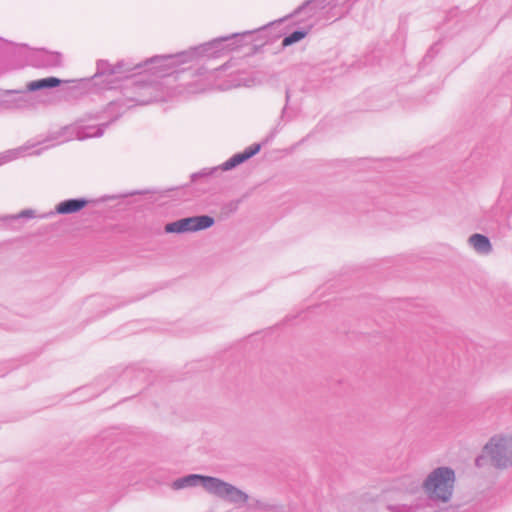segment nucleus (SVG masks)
Segmentation results:
<instances>
[{
    "instance_id": "nucleus-6",
    "label": "nucleus",
    "mask_w": 512,
    "mask_h": 512,
    "mask_svg": "<svg viewBox=\"0 0 512 512\" xmlns=\"http://www.w3.org/2000/svg\"><path fill=\"white\" fill-rule=\"evenodd\" d=\"M95 74L91 78H82L79 80H62L55 76H49L45 78L36 79L26 84L27 92H37L41 90H50L60 87L62 84H70L72 86H66L61 91L70 97H76L77 94L86 88L98 85V78H95Z\"/></svg>"
},
{
    "instance_id": "nucleus-1",
    "label": "nucleus",
    "mask_w": 512,
    "mask_h": 512,
    "mask_svg": "<svg viewBox=\"0 0 512 512\" xmlns=\"http://www.w3.org/2000/svg\"><path fill=\"white\" fill-rule=\"evenodd\" d=\"M191 61L189 49L176 54L156 55L139 63L120 60L115 65H111L107 60H98L95 78L105 76L106 80L103 87L114 88L115 81L110 78L116 74L145 69L144 71L148 72V75H152V77L159 80V78L180 72L176 67ZM185 70L186 68L181 69V71Z\"/></svg>"
},
{
    "instance_id": "nucleus-8",
    "label": "nucleus",
    "mask_w": 512,
    "mask_h": 512,
    "mask_svg": "<svg viewBox=\"0 0 512 512\" xmlns=\"http://www.w3.org/2000/svg\"><path fill=\"white\" fill-rule=\"evenodd\" d=\"M209 494L233 504H245L249 499L247 493L218 477H214Z\"/></svg>"
},
{
    "instance_id": "nucleus-12",
    "label": "nucleus",
    "mask_w": 512,
    "mask_h": 512,
    "mask_svg": "<svg viewBox=\"0 0 512 512\" xmlns=\"http://www.w3.org/2000/svg\"><path fill=\"white\" fill-rule=\"evenodd\" d=\"M283 22H284V19H278V20L272 21L256 30L245 31L242 33H232L230 35H227L226 37H233V38L231 40L229 39L224 42L225 53L237 50V49L241 48L242 46L246 45L247 44L246 39L251 38L253 36V34L266 33L268 30H270L276 26L282 25Z\"/></svg>"
},
{
    "instance_id": "nucleus-16",
    "label": "nucleus",
    "mask_w": 512,
    "mask_h": 512,
    "mask_svg": "<svg viewBox=\"0 0 512 512\" xmlns=\"http://www.w3.org/2000/svg\"><path fill=\"white\" fill-rule=\"evenodd\" d=\"M89 203V200L84 197L70 198L59 202L55 207V212L52 214L69 215L74 214L84 209Z\"/></svg>"
},
{
    "instance_id": "nucleus-14",
    "label": "nucleus",
    "mask_w": 512,
    "mask_h": 512,
    "mask_svg": "<svg viewBox=\"0 0 512 512\" xmlns=\"http://www.w3.org/2000/svg\"><path fill=\"white\" fill-rule=\"evenodd\" d=\"M2 111L4 110H24L33 107L31 96L27 91L8 90L5 93V98L1 99Z\"/></svg>"
},
{
    "instance_id": "nucleus-29",
    "label": "nucleus",
    "mask_w": 512,
    "mask_h": 512,
    "mask_svg": "<svg viewBox=\"0 0 512 512\" xmlns=\"http://www.w3.org/2000/svg\"><path fill=\"white\" fill-rule=\"evenodd\" d=\"M239 202H240V200L230 202L228 204L229 210L231 212L236 211L238 209Z\"/></svg>"
},
{
    "instance_id": "nucleus-9",
    "label": "nucleus",
    "mask_w": 512,
    "mask_h": 512,
    "mask_svg": "<svg viewBox=\"0 0 512 512\" xmlns=\"http://www.w3.org/2000/svg\"><path fill=\"white\" fill-rule=\"evenodd\" d=\"M30 66L38 69H53L63 66L62 54L45 48L35 49L27 56Z\"/></svg>"
},
{
    "instance_id": "nucleus-17",
    "label": "nucleus",
    "mask_w": 512,
    "mask_h": 512,
    "mask_svg": "<svg viewBox=\"0 0 512 512\" xmlns=\"http://www.w3.org/2000/svg\"><path fill=\"white\" fill-rule=\"evenodd\" d=\"M468 242L477 253L482 255H488L493 250L489 237L480 233L472 234Z\"/></svg>"
},
{
    "instance_id": "nucleus-30",
    "label": "nucleus",
    "mask_w": 512,
    "mask_h": 512,
    "mask_svg": "<svg viewBox=\"0 0 512 512\" xmlns=\"http://www.w3.org/2000/svg\"><path fill=\"white\" fill-rule=\"evenodd\" d=\"M457 8L452 9L447 14V21H451L457 15Z\"/></svg>"
},
{
    "instance_id": "nucleus-3",
    "label": "nucleus",
    "mask_w": 512,
    "mask_h": 512,
    "mask_svg": "<svg viewBox=\"0 0 512 512\" xmlns=\"http://www.w3.org/2000/svg\"><path fill=\"white\" fill-rule=\"evenodd\" d=\"M122 114L123 109L121 101H111L103 111L94 115L95 119L101 120L107 116L109 120L97 125L64 126L58 131L50 133L47 137V141H55L60 144L72 140L73 138L82 141L92 137H100L112 123L122 116Z\"/></svg>"
},
{
    "instance_id": "nucleus-5",
    "label": "nucleus",
    "mask_w": 512,
    "mask_h": 512,
    "mask_svg": "<svg viewBox=\"0 0 512 512\" xmlns=\"http://www.w3.org/2000/svg\"><path fill=\"white\" fill-rule=\"evenodd\" d=\"M455 479V471L451 467H437L424 480L423 490L430 500L447 503L452 498Z\"/></svg>"
},
{
    "instance_id": "nucleus-13",
    "label": "nucleus",
    "mask_w": 512,
    "mask_h": 512,
    "mask_svg": "<svg viewBox=\"0 0 512 512\" xmlns=\"http://www.w3.org/2000/svg\"><path fill=\"white\" fill-rule=\"evenodd\" d=\"M213 481L214 476H207L201 474H187L173 480V482L171 483V488L173 490H182L185 488L201 486L205 489L206 492L210 493Z\"/></svg>"
},
{
    "instance_id": "nucleus-31",
    "label": "nucleus",
    "mask_w": 512,
    "mask_h": 512,
    "mask_svg": "<svg viewBox=\"0 0 512 512\" xmlns=\"http://www.w3.org/2000/svg\"><path fill=\"white\" fill-rule=\"evenodd\" d=\"M281 35H282L281 32H279V33L275 34V37H280Z\"/></svg>"
},
{
    "instance_id": "nucleus-7",
    "label": "nucleus",
    "mask_w": 512,
    "mask_h": 512,
    "mask_svg": "<svg viewBox=\"0 0 512 512\" xmlns=\"http://www.w3.org/2000/svg\"><path fill=\"white\" fill-rule=\"evenodd\" d=\"M215 224V219L210 215H194L183 217L165 224L164 231L167 234H183L209 229Z\"/></svg>"
},
{
    "instance_id": "nucleus-20",
    "label": "nucleus",
    "mask_w": 512,
    "mask_h": 512,
    "mask_svg": "<svg viewBox=\"0 0 512 512\" xmlns=\"http://www.w3.org/2000/svg\"><path fill=\"white\" fill-rule=\"evenodd\" d=\"M23 152V148H17L0 153V166L17 159L23 154Z\"/></svg>"
},
{
    "instance_id": "nucleus-18",
    "label": "nucleus",
    "mask_w": 512,
    "mask_h": 512,
    "mask_svg": "<svg viewBox=\"0 0 512 512\" xmlns=\"http://www.w3.org/2000/svg\"><path fill=\"white\" fill-rule=\"evenodd\" d=\"M312 28V25H309L308 27L306 28H298V29H295L294 31L286 34L284 37H283V40H282V46L283 47H288V46H291L295 43H298L299 41H301L302 39H304L309 31L311 30Z\"/></svg>"
},
{
    "instance_id": "nucleus-10",
    "label": "nucleus",
    "mask_w": 512,
    "mask_h": 512,
    "mask_svg": "<svg viewBox=\"0 0 512 512\" xmlns=\"http://www.w3.org/2000/svg\"><path fill=\"white\" fill-rule=\"evenodd\" d=\"M342 0H305L291 14L283 17L284 21L288 18L305 13L308 18L317 17L326 9L336 8Z\"/></svg>"
},
{
    "instance_id": "nucleus-19",
    "label": "nucleus",
    "mask_w": 512,
    "mask_h": 512,
    "mask_svg": "<svg viewBox=\"0 0 512 512\" xmlns=\"http://www.w3.org/2000/svg\"><path fill=\"white\" fill-rule=\"evenodd\" d=\"M371 97H372V100L368 106V110L381 111V110L389 108V106L391 104V100L386 99V97L381 93L374 94Z\"/></svg>"
},
{
    "instance_id": "nucleus-25",
    "label": "nucleus",
    "mask_w": 512,
    "mask_h": 512,
    "mask_svg": "<svg viewBox=\"0 0 512 512\" xmlns=\"http://www.w3.org/2000/svg\"><path fill=\"white\" fill-rule=\"evenodd\" d=\"M147 193H149V191L137 190V191H132V192L124 193V194H120V195L105 196L103 198V200H114V199H118V198H126L128 196L142 195V194H147Z\"/></svg>"
},
{
    "instance_id": "nucleus-4",
    "label": "nucleus",
    "mask_w": 512,
    "mask_h": 512,
    "mask_svg": "<svg viewBox=\"0 0 512 512\" xmlns=\"http://www.w3.org/2000/svg\"><path fill=\"white\" fill-rule=\"evenodd\" d=\"M488 465L497 469L512 466V437L495 435L490 438L475 459V466L478 468Z\"/></svg>"
},
{
    "instance_id": "nucleus-2",
    "label": "nucleus",
    "mask_w": 512,
    "mask_h": 512,
    "mask_svg": "<svg viewBox=\"0 0 512 512\" xmlns=\"http://www.w3.org/2000/svg\"><path fill=\"white\" fill-rule=\"evenodd\" d=\"M110 79L115 81L114 88L103 87L106 80L103 76L98 77V85H94L95 90H112L120 87L124 99L118 100L121 101L123 112L134 105H148L165 97L162 82L152 75L142 73V70L116 74Z\"/></svg>"
},
{
    "instance_id": "nucleus-23",
    "label": "nucleus",
    "mask_w": 512,
    "mask_h": 512,
    "mask_svg": "<svg viewBox=\"0 0 512 512\" xmlns=\"http://www.w3.org/2000/svg\"><path fill=\"white\" fill-rule=\"evenodd\" d=\"M438 45H439V43H435L430 47V49L427 51V53L423 57L422 62L420 63L421 66L426 65L427 63L431 62L433 60V58L438 54V52H439Z\"/></svg>"
},
{
    "instance_id": "nucleus-26",
    "label": "nucleus",
    "mask_w": 512,
    "mask_h": 512,
    "mask_svg": "<svg viewBox=\"0 0 512 512\" xmlns=\"http://www.w3.org/2000/svg\"><path fill=\"white\" fill-rule=\"evenodd\" d=\"M105 301L109 305H111V307H108L107 310H105L101 315H105L108 311H111V310L121 307L123 305L122 303L117 302L116 299L113 297L107 298V299H105Z\"/></svg>"
},
{
    "instance_id": "nucleus-28",
    "label": "nucleus",
    "mask_w": 512,
    "mask_h": 512,
    "mask_svg": "<svg viewBox=\"0 0 512 512\" xmlns=\"http://www.w3.org/2000/svg\"><path fill=\"white\" fill-rule=\"evenodd\" d=\"M279 125L280 124H278L277 127L261 142V143H263V145L269 143L275 137V135L278 131Z\"/></svg>"
},
{
    "instance_id": "nucleus-15",
    "label": "nucleus",
    "mask_w": 512,
    "mask_h": 512,
    "mask_svg": "<svg viewBox=\"0 0 512 512\" xmlns=\"http://www.w3.org/2000/svg\"><path fill=\"white\" fill-rule=\"evenodd\" d=\"M244 162H246V161L243 158L242 153L241 152L236 153L218 167L203 168L202 170H200L198 172L192 173L190 176L191 182H196L199 178H207L209 176H212L218 170H222V171L232 170Z\"/></svg>"
},
{
    "instance_id": "nucleus-27",
    "label": "nucleus",
    "mask_w": 512,
    "mask_h": 512,
    "mask_svg": "<svg viewBox=\"0 0 512 512\" xmlns=\"http://www.w3.org/2000/svg\"><path fill=\"white\" fill-rule=\"evenodd\" d=\"M289 101H290V90L287 88L286 89V92H285V106L283 107L282 109V112H281V119H283L286 115V110H287V106L289 104Z\"/></svg>"
},
{
    "instance_id": "nucleus-22",
    "label": "nucleus",
    "mask_w": 512,
    "mask_h": 512,
    "mask_svg": "<svg viewBox=\"0 0 512 512\" xmlns=\"http://www.w3.org/2000/svg\"><path fill=\"white\" fill-rule=\"evenodd\" d=\"M390 512H416L417 506L408 504H390L387 506Z\"/></svg>"
},
{
    "instance_id": "nucleus-32",
    "label": "nucleus",
    "mask_w": 512,
    "mask_h": 512,
    "mask_svg": "<svg viewBox=\"0 0 512 512\" xmlns=\"http://www.w3.org/2000/svg\"><path fill=\"white\" fill-rule=\"evenodd\" d=\"M218 69H219V70H224V69H225V67H224V65H222V66H220Z\"/></svg>"
},
{
    "instance_id": "nucleus-21",
    "label": "nucleus",
    "mask_w": 512,
    "mask_h": 512,
    "mask_svg": "<svg viewBox=\"0 0 512 512\" xmlns=\"http://www.w3.org/2000/svg\"><path fill=\"white\" fill-rule=\"evenodd\" d=\"M263 146V143H254L249 147L245 148L241 153L245 161L249 160L256 154H258Z\"/></svg>"
},
{
    "instance_id": "nucleus-11",
    "label": "nucleus",
    "mask_w": 512,
    "mask_h": 512,
    "mask_svg": "<svg viewBox=\"0 0 512 512\" xmlns=\"http://www.w3.org/2000/svg\"><path fill=\"white\" fill-rule=\"evenodd\" d=\"M233 37H217L209 42L200 44L189 49L192 61L196 58L206 56L208 58H219L225 53L224 42L231 40Z\"/></svg>"
},
{
    "instance_id": "nucleus-24",
    "label": "nucleus",
    "mask_w": 512,
    "mask_h": 512,
    "mask_svg": "<svg viewBox=\"0 0 512 512\" xmlns=\"http://www.w3.org/2000/svg\"><path fill=\"white\" fill-rule=\"evenodd\" d=\"M34 217H35V211L34 210H32V209H25V210L21 211L17 215L8 216L7 220L16 221V220H19V219H22V218L32 219Z\"/></svg>"
}]
</instances>
